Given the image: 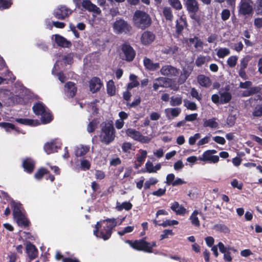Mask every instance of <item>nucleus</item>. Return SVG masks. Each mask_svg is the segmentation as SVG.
Returning a JSON list of instances; mask_svg holds the SVG:
<instances>
[{
    "instance_id": "obj_41",
    "label": "nucleus",
    "mask_w": 262,
    "mask_h": 262,
    "mask_svg": "<svg viewBox=\"0 0 262 262\" xmlns=\"http://www.w3.org/2000/svg\"><path fill=\"white\" fill-rule=\"evenodd\" d=\"M190 72H191L190 71L187 70L185 68H184L183 69V72L181 74L180 77L179 78L178 83L180 84L183 83L186 80L187 78L189 77V76L190 74Z\"/></svg>"
},
{
    "instance_id": "obj_63",
    "label": "nucleus",
    "mask_w": 262,
    "mask_h": 262,
    "mask_svg": "<svg viewBox=\"0 0 262 262\" xmlns=\"http://www.w3.org/2000/svg\"><path fill=\"white\" fill-rule=\"evenodd\" d=\"M145 168L148 172L155 173L154 166L151 162L147 161L145 164Z\"/></svg>"
},
{
    "instance_id": "obj_50",
    "label": "nucleus",
    "mask_w": 262,
    "mask_h": 262,
    "mask_svg": "<svg viewBox=\"0 0 262 262\" xmlns=\"http://www.w3.org/2000/svg\"><path fill=\"white\" fill-rule=\"evenodd\" d=\"M91 167L90 162L86 159H82L80 160V168L81 170L85 171L89 170Z\"/></svg>"
},
{
    "instance_id": "obj_43",
    "label": "nucleus",
    "mask_w": 262,
    "mask_h": 262,
    "mask_svg": "<svg viewBox=\"0 0 262 262\" xmlns=\"http://www.w3.org/2000/svg\"><path fill=\"white\" fill-rule=\"evenodd\" d=\"M260 88L257 86L250 88L249 89L244 91L242 93V96L248 97L252 94H256L259 92Z\"/></svg>"
},
{
    "instance_id": "obj_37",
    "label": "nucleus",
    "mask_w": 262,
    "mask_h": 262,
    "mask_svg": "<svg viewBox=\"0 0 262 262\" xmlns=\"http://www.w3.org/2000/svg\"><path fill=\"white\" fill-rule=\"evenodd\" d=\"M216 55L219 58H223L230 54V51L228 48H220L216 49Z\"/></svg>"
},
{
    "instance_id": "obj_20",
    "label": "nucleus",
    "mask_w": 262,
    "mask_h": 262,
    "mask_svg": "<svg viewBox=\"0 0 262 262\" xmlns=\"http://www.w3.org/2000/svg\"><path fill=\"white\" fill-rule=\"evenodd\" d=\"M170 208L177 215H179L184 216L188 212V211L182 205H180L178 202L171 203Z\"/></svg>"
},
{
    "instance_id": "obj_9",
    "label": "nucleus",
    "mask_w": 262,
    "mask_h": 262,
    "mask_svg": "<svg viewBox=\"0 0 262 262\" xmlns=\"http://www.w3.org/2000/svg\"><path fill=\"white\" fill-rule=\"evenodd\" d=\"M126 135L133 140L139 141L143 143H149L151 138L147 136H143L139 131L133 128H128L126 130Z\"/></svg>"
},
{
    "instance_id": "obj_34",
    "label": "nucleus",
    "mask_w": 262,
    "mask_h": 262,
    "mask_svg": "<svg viewBox=\"0 0 262 262\" xmlns=\"http://www.w3.org/2000/svg\"><path fill=\"white\" fill-rule=\"evenodd\" d=\"M23 167L28 172H31L34 169V162L29 158H27L23 162Z\"/></svg>"
},
{
    "instance_id": "obj_47",
    "label": "nucleus",
    "mask_w": 262,
    "mask_h": 262,
    "mask_svg": "<svg viewBox=\"0 0 262 262\" xmlns=\"http://www.w3.org/2000/svg\"><path fill=\"white\" fill-rule=\"evenodd\" d=\"M99 101L98 100H95V101L91 102L90 104H88V112L90 113H92L93 114L97 113V103H98Z\"/></svg>"
},
{
    "instance_id": "obj_27",
    "label": "nucleus",
    "mask_w": 262,
    "mask_h": 262,
    "mask_svg": "<svg viewBox=\"0 0 262 262\" xmlns=\"http://www.w3.org/2000/svg\"><path fill=\"white\" fill-rule=\"evenodd\" d=\"M168 79L165 77H159L155 80L153 88L157 91L160 87L166 88L168 86L167 80Z\"/></svg>"
},
{
    "instance_id": "obj_4",
    "label": "nucleus",
    "mask_w": 262,
    "mask_h": 262,
    "mask_svg": "<svg viewBox=\"0 0 262 262\" xmlns=\"http://www.w3.org/2000/svg\"><path fill=\"white\" fill-rule=\"evenodd\" d=\"M125 242L128 244L133 249L138 251H143L147 253H152L153 252L152 248L157 246L155 242L149 243L144 239L136 240L134 242L127 240Z\"/></svg>"
},
{
    "instance_id": "obj_44",
    "label": "nucleus",
    "mask_w": 262,
    "mask_h": 262,
    "mask_svg": "<svg viewBox=\"0 0 262 262\" xmlns=\"http://www.w3.org/2000/svg\"><path fill=\"white\" fill-rule=\"evenodd\" d=\"M186 22L185 19L182 17H180L179 19L177 20L176 28L178 32H180L184 29L186 26Z\"/></svg>"
},
{
    "instance_id": "obj_59",
    "label": "nucleus",
    "mask_w": 262,
    "mask_h": 262,
    "mask_svg": "<svg viewBox=\"0 0 262 262\" xmlns=\"http://www.w3.org/2000/svg\"><path fill=\"white\" fill-rule=\"evenodd\" d=\"M201 138V135L199 133H196L193 136L189 137L188 139V143L190 145H194L196 140Z\"/></svg>"
},
{
    "instance_id": "obj_36",
    "label": "nucleus",
    "mask_w": 262,
    "mask_h": 262,
    "mask_svg": "<svg viewBox=\"0 0 262 262\" xmlns=\"http://www.w3.org/2000/svg\"><path fill=\"white\" fill-rule=\"evenodd\" d=\"M216 119L215 118L204 120V127H209L212 128H217L218 126V123L216 122Z\"/></svg>"
},
{
    "instance_id": "obj_46",
    "label": "nucleus",
    "mask_w": 262,
    "mask_h": 262,
    "mask_svg": "<svg viewBox=\"0 0 262 262\" xmlns=\"http://www.w3.org/2000/svg\"><path fill=\"white\" fill-rule=\"evenodd\" d=\"M183 102L184 106L187 109L191 111H195L197 109V106L195 103L190 101L187 99H184Z\"/></svg>"
},
{
    "instance_id": "obj_60",
    "label": "nucleus",
    "mask_w": 262,
    "mask_h": 262,
    "mask_svg": "<svg viewBox=\"0 0 262 262\" xmlns=\"http://www.w3.org/2000/svg\"><path fill=\"white\" fill-rule=\"evenodd\" d=\"M47 173V170L43 168L39 169L35 174V178L37 180H40L42 176Z\"/></svg>"
},
{
    "instance_id": "obj_62",
    "label": "nucleus",
    "mask_w": 262,
    "mask_h": 262,
    "mask_svg": "<svg viewBox=\"0 0 262 262\" xmlns=\"http://www.w3.org/2000/svg\"><path fill=\"white\" fill-rule=\"evenodd\" d=\"M210 135L205 136L198 142L197 145L200 146L208 143L210 141Z\"/></svg>"
},
{
    "instance_id": "obj_2",
    "label": "nucleus",
    "mask_w": 262,
    "mask_h": 262,
    "mask_svg": "<svg viewBox=\"0 0 262 262\" xmlns=\"http://www.w3.org/2000/svg\"><path fill=\"white\" fill-rule=\"evenodd\" d=\"M11 206L13 208V215L15 221L19 226L26 227L29 225V222L26 217L24 210L21 204L12 201Z\"/></svg>"
},
{
    "instance_id": "obj_13",
    "label": "nucleus",
    "mask_w": 262,
    "mask_h": 262,
    "mask_svg": "<svg viewBox=\"0 0 262 262\" xmlns=\"http://www.w3.org/2000/svg\"><path fill=\"white\" fill-rule=\"evenodd\" d=\"M61 143L57 139H54L45 144L44 150L47 154L56 152L61 147Z\"/></svg>"
},
{
    "instance_id": "obj_56",
    "label": "nucleus",
    "mask_w": 262,
    "mask_h": 262,
    "mask_svg": "<svg viewBox=\"0 0 262 262\" xmlns=\"http://www.w3.org/2000/svg\"><path fill=\"white\" fill-rule=\"evenodd\" d=\"M140 155L137 157V161L140 165L144 161L145 159L147 156V151L144 150H140Z\"/></svg>"
},
{
    "instance_id": "obj_17",
    "label": "nucleus",
    "mask_w": 262,
    "mask_h": 262,
    "mask_svg": "<svg viewBox=\"0 0 262 262\" xmlns=\"http://www.w3.org/2000/svg\"><path fill=\"white\" fill-rule=\"evenodd\" d=\"M81 6L85 9L92 12L94 14H100L101 12L100 8L92 3L89 0H83L81 3Z\"/></svg>"
},
{
    "instance_id": "obj_19",
    "label": "nucleus",
    "mask_w": 262,
    "mask_h": 262,
    "mask_svg": "<svg viewBox=\"0 0 262 262\" xmlns=\"http://www.w3.org/2000/svg\"><path fill=\"white\" fill-rule=\"evenodd\" d=\"M155 39V34L150 31L144 32L140 38L141 43L144 45H148L154 41Z\"/></svg>"
},
{
    "instance_id": "obj_6",
    "label": "nucleus",
    "mask_w": 262,
    "mask_h": 262,
    "mask_svg": "<svg viewBox=\"0 0 262 262\" xmlns=\"http://www.w3.org/2000/svg\"><path fill=\"white\" fill-rule=\"evenodd\" d=\"M33 110L36 115L41 116V121L42 123H48L52 120V116L50 111L42 103L38 102L35 103L33 107Z\"/></svg>"
},
{
    "instance_id": "obj_61",
    "label": "nucleus",
    "mask_w": 262,
    "mask_h": 262,
    "mask_svg": "<svg viewBox=\"0 0 262 262\" xmlns=\"http://www.w3.org/2000/svg\"><path fill=\"white\" fill-rule=\"evenodd\" d=\"M230 16V12L228 9H225L222 10L221 13L222 19L224 21L229 19Z\"/></svg>"
},
{
    "instance_id": "obj_25",
    "label": "nucleus",
    "mask_w": 262,
    "mask_h": 262,
    "mask_svg": "<svg viewBox=\"0 0 262 262\" xmlns=\"http://www.w3.org/2000/svg\"><path fill=\"white\" fill-rule=\"evenodd\" d=\"M199 214L201 216H202L203 220H205V216H204V214L202 212H199L198 210H194L189 217V220H190L191 224L193 225H194L197 227H199L200 226V221L198 217V215Z\"/></svg>"
},
{
    "instance_id": "obj_18",
    "label": "nucleus",
    "mask_w": 262,
    "mask_h": 262,
    "mask_svg": "<svg viewBox=\"0 0 262 262\" xmlns=\"http://www.w3.org/2000/svg\"><path fill=\"white\" fill-rule=\"evenodd\" d=\"M102 85V82L100 79L98 77H93L89 81L90 90L93 93L100 91Z\"/></svg>"
},
{
    "instance_id": "obj_22",
    "label": "nucleus",
    "mask_w": 262,
    "mask_h": 262,
    "mask_svg": "<svg viewBox=\"0 0 262 262\" xmlns=\"http://www.w3.org/2000/svg\"><path fill=\"white\" fill-rule=\"evenodd\" d=\"M64 92L65 95L68 97H73L77 92L75 84L72 82H68L64 85Z\"/></svg>"
},
{
    "instance_id": "obj_14",
    "label": "nucleus",
    "mask_w": 262,
    "mask_h": 262,
    "mask_svg": "<svg viewBox=\"0 0 262 262\" xmlns=\"http://www.w3.org/2000/svg\"><path fill=\"white\" fill-rule=\"evenodd\" d=\"M122 50L123 54L122 55V59L127 61H132L135 58L136 53L133 48L128 45H124L122 46Z\"/></svg>"
},
{
    "instance_id": "obj_53",
    "label": "nucleus",
    "mask_w": 262,
    "mask_h": 262,
    "mask_svg": "<svg viewBox=\"0 0 262 262\" xmlns=\"http://www.w3.org/2000/svg\"><path fill=\"white\" fill-rule=\"evenodd\" d=\"M179 48L176 46L171 47L165 48L163 49V52L168 54H176L178 52Z\"/></svg>"
},
{
    "instance_id": "obj_58",
    "label": "nucleus",
    "mask_w": 262,
    "mask_h": 262,
    "mask_svg": "<svg viewBox=\"0 0 262 262\" xmlns=\"http://www.w3.org/2000/svg\"><path fill=\"white\" fill-rule=\"evenodd\" d=\"M236 119V115H230L228 116L227 119V124L229 127L233 126L235 122Z\"/></svg>"
},
{
    "instance_id": "obj_40",
    "label": "nucleus",
    "mask_w": 262,
    "mask_h": 262,
    "mask_svg": "<svg viewBox=\"0 0 262 262\" xmlns=\"http://www.w3.org/2000/svg\"><path fill=\"white\" fill-rule=\"evenodd\" d=\"M182 103V97L181 96H173L171 97L170 104L171 106H175L181 105Z\"/></svg>"
},
{
    "instance_id": "obj_26",
    "label": "nucleus",
    "mask_w": 262,
    "mask_h": 262,
    "mask_svg": "<svg viewBox=\"0 0 262 262\" xmlns=\"http://www.w3.org/2000/svg\"><path fill=\"white\" fill-rule=\"evenodd\" d=\"M181 112V109L179 107L167 108L164 110L165 115L168 119L178 117Z\"/></svg>"
},
{
    "instance_id": "obj_11",
    "label": "nucleus",
    "mask_w": 262,
    "mask_h": 262,
    "mask_svg": "<svg viewBox=\"0 0 262 262\" xmlns=\"http://www.w3.org/2000/svg\"><path fill=\"white\" fill-rule=\"evenodd\" d=\"M73 12V10L64 5L57 7L54 10L53 15L57 19L63 20L68 17Z\"/></svg>"
},
{
    "instance_id": "obj_12",
    "label": "nucleus",
    "mask_w": 262,
    "mask_h": 262,
    "mask_svg": "<svg viewBox=\"0 0 262 262\" xmlns=\"http://www.w3.org/2000/svg\"><path fill=\"white\" fill-rule=\"evenodd\" d=\"M240 13L243 15H248L253 11V3L251 0H241L239 4Z\"/></svg>"
},
{
    "instance_id": "obj_28",
    "label": "nucleus",
    "mask_w": 262,
    "mask_h": 262,
    "mask_svg": "<svg viewBox=\"0 0 262 262\" xmlns=\"http://www.w3.org/2000/svg\"><path fill=\"white\" fill-rule=\"evenodd\" d=\"M90 147L89 145H79L77 146L75 149V154L76 157H82L86 154L90 150Z\"/></svg>"
},
{
    "instance_id": "obj_38",
    "label": "nucleus",
    "mask_w": 262,
    "mask_h": 262,
    "mask_svg": "<svg viewBox=\"0 0 262 262\" xmlns=\"http://www.w3.org/2000/svg\"><path fill=\"white\" fill-rule=\"evenodd\" d=\"M220 103L222 104L229 102L231 99V95L228 92H220Z\"/></svg>"
},
{
    "instance_id": "obj_3",
    "label": "nucleus",
    "mask_w": 262,
    "mask_h": 262,
    "mask_svg": "<svg viewBox=\"0 0 262 262\" xmlns=\"http://www.w3.org/2000/svg\"><path fill=\"white\" fill-rule=\"evenodd\" d=\"M11 206L13 208V215L15 221L19 226L26 227L29 225V222L26 217L24 210L21 204L12 201Z\"/></svg>"
},
{
    "instance_id": "obj_35",
    "label": "nucleus",
    "mask_w": 262,
    "mask_h": 262,
    "mask_svg": "<svg viewBox=\"0 0 262 262\" xmlns=\"http://www.w3.org/2000/svg\"><path fill=\"white\" fill-rule=\"evenodd\" d=\"M130 82L127 85V90H130L139 85V82L137 80V76L132 74L129 75Z\"/></svg>"
},
{
    "instance_id": "obj_39",
    "label": "nucleus",
    "mask_w": 262,
    "mask_h": 262,
    "mask_svg": "<svg viewBox=\"0 0 262 262\" xmlns=\"http://www.w3.org/2000/svg\"><path fill=\"white\" fill-rule=\"evenodd\" d=\"M154 223H155V225H159L161 226L164 227H166L167 226H171L173 225H178L179 222L178 221L176 220H167L165 221H164L163 223L161 224H158V222L157 220H154Z\"/></svg>"
},
{
    "instance_id": "obj_8",
    "label": "nucleus",
    "mask_w": 262,
    "mask_h": 262,
    "mask_svg": "<svg viewBox=\"0 0 262 262\" xmlns=\"http://www.w3.org/2000/svg\"><path fill=\"white\" fill-rule=\"evenodd\" d=\"M73 60V54L72 53L66 54L59 56L52 70L53 74H56V72L60 69V65L63 67L67 64H71Z\"/></svg>"
},
{
    "instance_id": "obj_30",
    "label": "nucleus",
    "mask_w": 262,
    "mask_h": 262,
    "mask_svg": "<svg viewBox=\"0 0 262 262\" xmlns=\"http://www.w3.org/2000/svg\"><path fill=\"white\" fill-rule=\"evenodd\" d=\"M143 63L145 68L150 71H155L160 67L159 63H154L149 58L146 57L144 59Z\"/></svg>"
},
{
    "instance_id": "obj_49",
    "label": "nucleus",
    "mask_w": 262,
    "mask_h": 262,
    "mask_svg": "<svg viewBox=\"0 0 262 262\" xmlns=\"http://www.w3.org/2000/svg\"><path fill=\"white\" fill-rule=\"evenodd\" d=\"M158 182V180L155 178H150L145 181L144 183V188L149 189L151 185H154Z\"/></svg>"
},
{
    "instance_id": "obj_33",
    "label": "nucleus",
    "mask_w": 262,
    "mask_h": 262,
    "mask_svg": "<svg viewBox=\"0 0 262 262\" xmlns=\"http://www.w3.org/2000/svg\"><path fill=\"white\" fill-rule=\"evenodd\" d=\"M133 205L129 202H124L122 203L117 202L116 209L119 211L124 209L128 211L132 208Z\"/></svg>"
},
{
    "instance_id": "obj_51",
    "label": "nucleus",
    "mask_w": 262,
    "mask_h": 262,
    "mask_svg": "<svg viewBox=\"0 0 262 262\" xmlns=\"http://www.w3.org/2000/svg\"><path fill=\"white\" fill-rule=\"evenodd\" d=\"M0 126L5 128L6 132H9L10 129L17 131V129L15 128V126L10 123L1 122L0 123Z\"/></svg>"
},
{
    "instance_id": "obj_55",
    "label": "nucleus",
    "mask_w": 262,
    "mask_h": 262,
    "mask_svg": "<svg viewBox=\"0 0 262 262\" xmlns=\"http://www.w3.org/2000/svg\"><path fill=\"white\" fill-rule=\"evenodd\" d=\"M163 14L167 20H172L173 15L170 8H165L163 10Z\"/></svg>"
},
{
    "instance_id": "obj_54",
    "label": "nucleus",
    "mask_w": 262,
    "mask_h": 262,
    "mask_svg": "<svg viewBox=\"0 0 262 262\" xmlns=\"http://www.w3.org/2000/svg\"><path fill=\"white\" fill-rule=\"evenodd\" d=\"M250 57L249 56H247L241 59L240 60V63L238 66L239 69L245 70L247 68L248 62L250 60Z\"/></svg>"
},
{
    "instance_id": "obj_52",
    "label": "nucleus",
    "mask_w": 262,
    "mask_h": 262,
    "mask_svg": "<svg viewBox=\"0 0 262 262\" xmlns=\"http://www.w3.org/2000/svg\"><path fill=\"white\" fill-rule=\"evenodd\" d=\"M12 4V0H0V9H8L11 7Z\"/></svg>"
},
{
    "instance_id": "obj_29",
    "label": "nucleus",
    "mask_w": 262,
    "mask_h": 262,
    "mask_svg": "<svg viewBox=\"0 0 262 262\" xmlns=\"http://www.w3.org/2000/svg\"><path fill=\"white\" fill-rule=\"evenodd\" d=\"M185 6L189 12L195 13L199 9L198 4L195 0H187Z\"/></svg>"
},
{
    "instance_id": "obj_1",
    "label": "nucleus",
    "mask_w": 262,
    "mask_h": 262,
    "mask_svg": "<svg viewBox=\"0 0 262 262\" xmlns=\"http://www.w3.org/2000/svg\"><path fill=\"white\" fill-rule=\"evenodd\" d=\"M117 219L115 218L107 219L98 222L95 226L93 231L94 235L97 237L106 241L112 235L113 228L118 226Z\"/></svg>"
},
{
    "instance_id": "obj_21",
    "label": "nucleus",
    "mask_w": 262,
    "mask_h": 262,
    "mask_svg": "<svg viewBox=\"0 0 262 262\" xmlns=\"http://www.w3.org/2000/svg\"><path fill=\"white\" fill-rule=\"evenodd\" d=\"M52 39L53 40L55 41L58 46L62 47L68 48L71 45V43L69 41L58 34L53 35Z\"/></svg>"
},
{
    "instance_id": "obj_45",
    "label": "nucleus",
    "mask_w": 262,
    "mask_h": 262,
    "mask_svg": "<svg viewBox=\"0 0 262 262\" xmlns=\"http://www.w3.org/2000/svg\"><path fill=\"white\" fill-rule=\"evenodd\" d=\"M135 229L134 226H128L124 227L123 229L118 231V234L120 236H123L126 234L132 232Z\"/></svg>"
},
{
    "instance_id": "obj_15",
    "label": "nucleus",
    "mask_w": 262,
    "mask_h": 262,
    "mask_svg": "<svg viewBox=\"0 0 262 262\" xmlns=\"http://www.w3.org/2000/svg\"><path fill=\"white\" fill-rule=\"evenodd\" d=\"M114 31L116 33L126 32L129 30V26L124 20H116L113 25Z\"/></svg>"
},
{
    "instance_id": "obj_32",
    "label": "nucleus",
    "mask_w": 262,
    "mask_h": 262,
    "mask_svg": "<svg viewBox=\"0 0 262 262\" xmlns=\"http://www.w3.org/2000/svg\"><path fill=\"white\" fill-rule=\"evenodd\" d=\"M16 121L19 123L31 126H35L40 124L39 121L37 120L19 118L17 119Z\"/></svg>"
},
{
    "instance_id": "obj_7",
    "label": "nucleus",
    "mask_w": 262,
    "mask_h": 262,
    "mask_svg": "<svg viewBox=\"0 0 262 262\" xmlns=\"http://www.w3.org/2000/svg\"><path fill=\"white\" fill-rule=\"evenodd\" d=\"M115 137V129L113 126L109 123L105 124L102 127L100 136L101 141L106 144H108L114 140Z\"/></svg>"
},
{
    "instance_id": "obj_5",
    "label": "nucleus",
    "mask_w": 262,
    "mask_h": 262,
    "mask_svg": "<svg viewBox=\"0 0 262 262\" xmlns=\"http://www.w3.org/2000/svg\"><path fill=\"white\" fill-rule=\"evenodd\" d=\"M135 25L139 28L145 29L148 27L151 23L149 15L145 12L137 10L135 12L133 17Z\"/></svg>"
},
{
    "instance_id": "obj_42",
    "label": "nucleus",
    "mask_w": 262,
    "mask_h": 262,
    "mask_svg": "<svg viewBox=\"0 0 262 262\" xmlns=\"http://www.w3.org/2000/svg\"><path fill=\"white\" fill-rule=\"evenodd\" d=\"M107 93L110 96H113L116 93V88L113 80H110L107 83Z\"/></svg>"
},
{
    "instance_id": "obj_24",
    "label": "nucleus",
    "mask_w": 262,
    "mask_h": 262,
    "mask_svg": "<svg viewBox=\"0 0 262 262\" xmlns=\"http://www.w3.org/2000/svg\"><path fill=\"white\" fill-rule=\"evenodd\" d=\"M186 42L189 46L194 45L196 50H201L203 49V43L198 37H194L186 39Z\"/></svg>"
},
{
    "instance_id": "obj_64",
    "label": "nucleus",
    "mask_w": 262,
    "mask_h": 262,
    "mask_svg": "<svg viewBox=\"0 0 262 262\" xmlns=\"http://www.w3.org/2000/svg\"><path fill=\"white\" fill-rule=\"evenodd\" d=\"M254 116L259 117L262 116V104L256 106L252 113Z\"/></svg>"
},
{
    "instance_id": "obj_31",
    "label": "nucleus",
    "mask_w": 262,
    "mask_h": 262,
    "mask_svg": "<svg viewBox=\"0 0 262 262\" xmlns=\"http://www.w3.org/2000/svg\"><path fill=\"white\" fill-rule=\"evenodd\" d=\"M197 79L199 83L202 86L208 88L211 85V81L208 77L200 75L198 76Z\"/></svg>"
},
{
    "instance_id": "obj_10",
    "label": "nucleus",
    "mask_w": 262,
    "mask_h": 262,
    "mask_svg": "<svg viewBox=\"0 0 262 262\" xmlns=\"http://www.w3.org/2000/svg\"><path fill=\"white\" fill-rule=\"evenodd\" d=\"M216 152L214 149L207 150L203 153L202 156L199 158V160L206 163H216L220 159L218 156L213 155Z\"/></svg>"
},
{
    "instance_id": "obj_16",
    "label": "nucleus",
    "mask_w": 262,
    "mask_h": 262,
    "mask_svg": "<svg viewBox=\"0 0 262 262\" xmlns=\"http://www.w3.org/2000/svg\"><path fill=\"white\" fill-rule=\"evenodd\" d=\"M160 73L162 75L170 77L177 76L179 74V70L170 65L163 66Z\"/></svg>"
},
{
    "instance_id": "obj_23",
    "label": "nucleus",
    "mask_w": 262,
    "mask_h": 262,
    "mask_svg": "<svg viewBox=\"0 0 262 262\" xmlns=\"http://www.w3.org/2000/svg\"><path fill=\"white\" fill-rule=\"evenodd\" d=\"M26 252L30 259H34L38 256V250L36 247L30 242L26 244Z\"/></svg>"
},
{
    "instance_id": "obj_57",
    "label": "nucleus",
    "mask_w": 262,
    "mask_h": 262,
    "mask_svg": "<svg viewBox=\"0 0 262 262\" xmlns=\"http://www.w3.org/2000/svg\"><path fill=\"white\" fill-rule=\"evenodd\" d=\"M170 5L176 10H180L182 8V5L180 0H169Z\"/></svg>"
},
{
    "instance_id": "obj_48",
    "label": "nucleus",
    "mask_w": 262,
    "mask_h": 262,
    "mask_svg": "<svg viewBox=\"0 0 262 262\" xmlns=\"http://www.w3.org/2000/svg\"><path fill=\"white\" fill-rule=\"evenodd\" d=\"M237 60L238 57L236 56H231L227 60V64L230 68H234L236 65Z\"/></svg>"
}]
</instances>
